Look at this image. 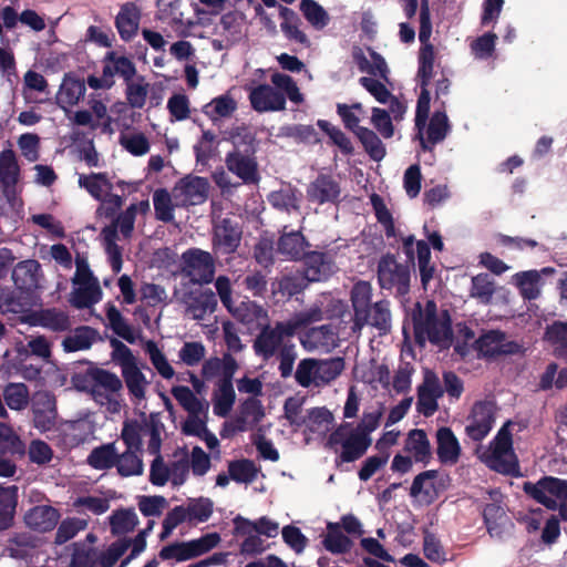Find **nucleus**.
Wrapping results in <instances>:
<instances>
[{
  "label": "nucleus",
  "mask_w": 567,
  "mask_h": 567,
  "mask_svg": "<svg viewBox=\"0 0 567 567\" xmlns=\"http://www.w3.org/2000/svg\"><path fill=\"white\" fill-rule=\"evenodd\" d=\"M240 241L241 230L229 218H224L215 227L212 239L215 254L231 255L238 249Z\"/></svg>",
  "instance_id": "ddd939ff"
},
{
  "label": "nucleus",
  "mask_w": 567,
  "mask_h": 567,
  "mask_svg": "<svg viewBox=\"0 0 567 567\" xmlns=\"http://www.w3.org/2000/svg\"><path fill=\"white\" fill-rule=\"evenodd\" d=\"M140 14L134 4H124L118 12L115 24L123 40H130L138 29Z\"/></svg>",
  "instance_id": "72a5a7b5"
},
{
  "label": "nucleus",
  "mask_w": 567,
  "mask_h": 567,
  "mask_svg": "<svg viewBox=\"0 0 567 567\" xmlns=\"http://www.w3.org/2000/svg\"><path fill=\"white\" fill-rule=\"evenodd\" d=\"M231 142L233 150L225 156L227 171L245 185H257L261 177L256 156L255 137L250 134H237L231 136Z\"/></svg>",
  "instance_id": "7ed1b4c3"
},
{
  "label": "nucleus",
  "mask_w": 567,
  "mask_h": 567,
  "mask_svg": "<svg viewBox=\"0 0 567 567\" xmlns=\"http://www.w3.org/2000/svg\"><path fill=\"white\" fill-rule=\"evenodd\" d=\"M451 130L445 110H436L430 117L426 127V138L419 132L420 145L423 151L431 152L433 147L443 142Z\"/></svg>",
  "instance_id": "aec40b11"
},
{
  "label": "nucleus",
  "mask_w": 567,
  "mask_h": 567,
  "mask_svg": "<svg viewBox=\"0 0 567 567\" xmlns=\"http://www.w3.org/2000/svg\"><path fill=\"white\" fill-rule=\"evenodd\" d=\"M144 351L150 354L152 364L164 379H172L175 374L173 367L167 361L165 354L157 348L152 340L144 342Z\"/></svg>",
  "instance_id": "774afa93"
},
{
  "label": "nucleus",
  "mask_w": 567,
  "mask_h": 567,
  "mask_svg": "<svg viewBox=\"0 0 567 567\" xmlns=\"http://www.w3.org/2000/svg\"><path fill=\"white\" fill-rule=\"evenodd\" d=\"M126 95L128 103L117 102L112 106L111 112L116 114L114 121L124 128L120 135V144L131 154L142 156V132L131 131L138 122L136 116L140 117L135 109L142 107V83L127 84Z\"/></svg>",
  "instance_id": "f03ea898"
},
{
  "label": "nucleus",
  "mask_w": 567,
  "mask_h": 567,
  "mask_svg": "<svg viewBox=\"0 0 567 567\" xmlns=\"http://www.w3.org/2000/svg\"><path fill=\"white\" fill-rule=\"evenodd\" d=\"M436 454L442 464H455L461 456V445L453 431L442 426L436 431Z\"/></svg>",
  "instance_id": "4be33fe9"
},
{
  "label": "nucleus",
  "mask_w": 567,
  "mask_h": 567,
  "mask_svg": "<svg viewBox=\"0 0 567 567\" xmlns=\"http://www.w3.org/2000/svg\"><path fill=\"white\" fill-rule=\"evenodd\" d=\"M309 282L310 281L308 280L303 272L284 275L277 281V289L278 292L281 293V296L291 298L293 296L301 293L308 287Z\"/></svg>",
  "instance_id": "13d9d810"
},
{
  "label": "nucleus",
  "mask_w": 567,
  "mask_h": 567,
  "mask_svg": "<svg viewBox=\"0 0 567 567\" xmlns=\"http://www.w3.org/2000/svg\"><path fill=\"white\" fill-rule=\"evenodd\" d=\"M301 260L303 265L302 272L311 282L327 280L334 271L333 258L328 252L307 251Z\"/></svg>",
  "instance_id": "2eb2a0df"
},
{
  "label": "nucleus",
  "mask_w": 567,
  "mask_h": 567,
  "mask_svg": "<svg viewBox=\"0 0 567 567\" xmlns=\"http://www.w3.org/2000/svg\"><path fill=\"white\" fill-rule=\"evenodd\" d=\"M178 274L192 285H208L215 279V259L209 251L196 247L188 248L181 256Z\"/></svg>",
  "instance_id": "39448f33"
},
{
  "label": "nucleus",
  "mask_w": 567,
  "mask_h": 567,
  "mask_svg": "<svg viewBox=\"0 0 567 567\" xmlns=\"http://www.w3.org/2000/svg\"><path fill=\"white\" fill-rule=\"evenodd\" d=\"M141 450L125 449L121 454L116 452V468L121 476L138 475L142 473V460L137 456Z\"/></svg>",
  "instance_id": "bf43d9fd"
},
{
  "label": "nucleus",
  "mask_w": 567,
  "mask_h": 567,
  "mask_svg": "<svg viewBox=\"0 0 567 567\" xmlns=\"http://www.w3.org/2000/svg\"><path fill=\"white\" fill-rule=\"evenodd\" d=\"M504 340V332L499 330H489L475 340L474 348L485 358H496L499 355L498 347Z\"/></svg>",
  "instance_id": "8fccbe9b"
},
{
  "label": "nucleus",
  "mask_w": 567,
  "mask_h": 567,
  "mask_svg": "<svg viewBox=\"0 0 567 567\" xmlns=\"http://www.w3.org/2000/svg\"><path fill=\"white\" fill-rule=\"evenodd\" d=\"M377 280L381 289L403 297L410 291L411 266L399 262L394 254L386 252L378 261Z\"/></svg>",
  "instance_id": "423d86ee"
},
{
  "label": "nucleus",
  "mask_w": 567,
  "mask_h": 567,
  "mask_svg": "<svg viewBox=\"0 0 567 567\" xmlns=\"http://www.w3.org/2000/svg\"><path fill=\"white\" fill-rule=\"evenodd\" d=\"M344 370V359L333 357L329 359H317V385L329 384L336 380Z\"/></svg>",
  "instance_id": "a19ab883"
},
{
  "label": "nucleus",
  "mask_w": 567,
  "mask_h": 567,
  "mask_svg": "<svg viewBox=\"0 0 567 567\" xmlns=\"http://www.w3.org/2000/svg\"><path fill=\"white\" fill-rule=\"evenodd\" d=\"M72 292L71 303L76 309H85L99 302L102 298V290L99 282L91 285H79Z\"/></svg>",
  "instance_id": "09e8293b"
},
{
  "label": "nucleus",
  "mask_w": 567,
  "mask_h": 567,
  "mask_svg": "<svg viewBox=\"0 0 567 567\" xmlns=\"http://www.w3.org/2000/svg\"><path fill=\"white\" fill-rule=\"evenodd\" d=\"M251 107L259 112L284 111L286 95L269 84H259L249 93Z\"/></svg>",
  "instance_id": "4468645a"
},
{
  "label": "nucleus",
  "mask_w": 567,
  "mask_h": 567,
  "mask_svg": "<svg viewBox=\"0 0 567 567\" xmlns=\"http://www.w3.org/2000/svg\"><path fill=\"white\" fill-rule=\"evenodd\" d=\"M373 288L369 281L359 280L352 286L350 300L353 308V331H361L370 317Z\"/></svg>",
  "instance_id": "f8f14e48"
},
{
  "label": "nucleus",
  "mask_w": 567,
  "mask_h": 567,
  "mask_svg": "<svg viewBox=\"0 0 567 567\" xmlns=\"http://www.w3.org/2000/svg\"><path fill=\"white\" fill-rule=\"evenodd\" d=\"M496 405L493 401H477L473 404L465 426L466 435L474 442H481L491 432L495 422Z\"/></svg>",
  "instance_id": "6e6552de"
},
{
  "label": "nucleus",
  "mask_w": 567,
  "mask_h": 567,
  "mask_svg": "<svg viewBox=\"0 0 567 567\" xmlns=\"http://www.w3.org/2000/svg\"><path fill=\"white\" fill-rule=\"evenodd\" d=\"M234 535L243 536L245 539L240 544V553L244 555L255 556L265 550L264 540L256 533L254 522L237 515L233 519Z\"/></svg>",
  "instance_id": "dca6fc26"
},
{
  "label": "nucleus",
  "mask_w": 567,
  "mask_h": 567,
  "mask_svg": "<svg viewBox=\"0 0 567 567\" xmlns=\"http://www.w3.org/2000/svg\"><path fill=\"white\" fill-rule=\"evenodd\" d=\"M523 491L530 498L548 509H559L560 517L567 522V481L543 476L536 483L525 482Z\"/></svg>",
  "instance_id": "20e7f679"
},
{
  "label": "nucleus",
  "mask_w": 567,
  "mask_h": 567,
  "mask_svg": "<svg viewBox=\"0 0 567 567\" xmlns=\"http://www.w3.org/2000/svg\"><path fill=\"white\" fill-rule=\"evenodd\" d=\"M326 550L334 555L349 553L353 547V542L341 530L339 523H327L326 534L321 540Z\"/></svg>",
  "instance_id": "393cba45"
},
{
  "label": "nucleus",
  "mask_w": 567,
  "mask_h": 567,
  "mask_svg": "<svg viewBox=\"0 0 567 567\" xmlns=\"http://www.w3.org/2000/svg\"><path fill=\"white\" fill-rule=\"evenodd\" d=\"M219 27L221 29L220 34L225 37L227 42L235 44L244 37V14L237 11L226 12L220 18Z\"/></svg>",
  "instance_id": "f704fd0d"
},
{
  "label": "nucleus",
  "mask_w": 567,
  "mask_h": 567,
  "mask_svg": "<svg viewBox=\"0 0 567 567\" xmlns=\"http://www.w3.org/2000/svg\"><path fill=\"white\" fill-rule=\"evenodd\" d=\"M31 292L22 289L11 290L7 287H0V311L2 313L20 315L24 322V317L31 312Z\"/></svg>",
  "instance_id": "f3484780"
},
{
  "label": "nucleus",
  "mask_w": 567,
  "mask_h": 567,
  "mask_svg": "<svg viewBox=\"0 0 567 567\" xmlns=\"http://www.w3.org/2000/svg\"><path fill=\"white\" fill-rule=\"evenodd\" d=\"M280 16L284 18V22H281L280 27L285 37L290 41L309 47L310 41L307 34L299 29L300 20L295 11L287 7H280Z\"/></svg>",
  "instance_id": "2f4dec72"
},
{
  "label": "nucleus",
  "mask_w": 567,
  "mask_h": 567,
  "mask_svg": "<svg viewBox=\"0 0 567 567\" xmlns=\"http://www.w3.org/2000/svg\"><path fill=\"white\" fill-rule=\"evenodd\" d=\"M484 463L493 471L514 477L520 476L519 464L514 453L509 454H485L483 456Z\"/></svg>",
  "instance_id": "4c0bfd02"
},
{
  "label": "nucleus",
  "mask_w": 567,
  "mask_h": 567,
  "mask_svg": "<svg viewBox=\"0 0 567 567\" xmlns=\"http://www.w3.org/2000/svg\"><path fill=\"white\" fill-rule=\"evenodd\" d=\"M37 547L35 537L29 532H14L11 533L6 546V551L9 557L14 559H22L27 556L28 549Z\"/></svg>",
  "instance_id": "c9c22d12"
},
{
  "label": "nucleus",
  "mask_w": 567,
  "mask_h": 567,
  "mask_svg": "<svg viewBox=\"0 0 567 567\" xmlns=\"http://www.w3.org/2000/svg\"><path fill=\"white\" fill-rule=\"evenodd\" d=\"M310 247L301 231L284 233L277 243L278 251L290 260H301L307 251L306 248Z\"/></svg>",
  "instance_id": "a878e982"
},
{
  "label": "nucleus",
  "mask_w": 567,
  "mask_h": 567,
  "mask_svg": "<svg viewBox=\"0 0 567 567\" xmlns=\"http://www.w3.org/2000/svg\"><path fill=\"white\" fill-rule=\"evenodd\" d=\"M43 403L40 404L38 398L32 406L33 424L40 431H49L55 425L56 410L54 400L49 395H43Z\"/></svg>",
  "instance_id": "cd10ccee"
},
{
  "label": "nucleus",
  "mask_w": 567,
  "mask_h": 567,
  "mask_svg": "<svg viewBox=\"0 0 567 567\" xmlns=\"http://www.w3.org/2000/svg\"><path fill=\"white\" fill-rule=\"evenodd\" d=\"M19 488L17 485L0 484V532L11 528L18 506Z\"/></svg>",
  "instance_id": "5701e85b"
},
{
  "label": "nucleus",
  "mask_w": 567,
  "mask_h": 567,
  "mask_svg": "<svg viewBox=\"0 0 567 567\" xmlns=\"http://www.w3.org/2000/svg\"><path fill=\"white\" fill-rule=\"evenodd\" d=\"M24 322L31 326H41L54 332H64L71 329L68 313L56 308L42 309L24 317Z\"/></svg>",
  "instance_id": "6ab92c4d"
},
{
  "label": "nucleus",
  "mask_w": 567,
  "mask_h": 567,
  "mask_svg": "<svg viewBox=\"0 0 567 567\" xmlns=\"http://www.w3.org/2000/svg\"><path fill=\"white\" fill-rule=\"evenodd\" d=\"M209 183L205 177L188 175L175 185L174 197L178 205L203 204L208 197Z\"/></svg>",
  "instance_id": "9b49d317"
},
{
  "label": "nucleus",
  "mask_w": 567,
  "mask_h": 567,
  "mask_svg": "<svg viewBox=\"0 0 567 567\" xmlns=\"http://www.w3.org/2000/svg\"><path fill=\"white\" fill-rule=\"evenodd\" d=\"M444 394L440 379L435 372L426 369L423 374V382L417 386L416 410L429 417L439 410L437 400Z\"/></svg>",
  "instance_id": "9d476101"
},
{
  "label": "nucleus",
  "mask_w": 567,
  "mask_h": 567,
  "mask_svg": "<svg viewBox=\"0 0 567 567\" xmlns=\"http://www.w3.org/2000/svg\"><path fill=\"white\" fill-rule=\"evenodd\" d=\"M300 10L306 20L316 29H323L330 21L328 12L315 0H302Z\"/></svg>",
  "instance_id": "e2e57ef3"
},
{
  "label": "nucleus",
  "mask_w": 567,
  "mask_h": 567,
  "mask_svg": "<svg viewBox=\"0 0 567 567\" xmlns=\"http://www.w3.org/2000/svg\"><path fill=\"white\" fill-rule=\"evenodd\" d=\"M106 318L110 322L111 329L115 334L130 343L135 341L132 328L126 323L120 310L111 302L106 305Z\"/></svg>",
  "instance_id": "69168bd1"
},
{
  "label": "nucleus",
  "mask_w": 567,
  "mask_h": 567,
  "mask_svg": "<svg viewBox=\"0 0 567 567\" xmlns=\"http://www.w3.org/2000/svg\"><path fill=\"white\" fill-rule=\"evenodd\" d=\"M217 305L216 293L212 289H206L189 298L187 311L194 319L202 320L207 313H213Z\"/></svg>",
  "instance_id": "c756f323"
},
{
  "label": "nucleus",
  "mask_w": 567,
  "mask_h": 567,
  "mask_svg": "<svg viewBox=\"0 0 567 567\" xmlns=\"http://www.w3.org/2000/svg\"><path fill=\"white\" fill-rule=\"evenodd\" d=\"M41 268L34 259L23 260L17 264L12 270V280L17 289L31 292L38 287V272Z\"/></svg>",
  "instance_id": "b1692460"
},
{
  "label": "nucleus",
  "mask_w": 567,
  "mask_h": 567,
  "mask_svg": "<svg viewBox=\"0 0 567 567\" xmlns=\"http://www.w3.org/2000/svg\"><path fill=\"white\" fill-rule=\"evenodd\" d=\"M115 443L102 444L94 447L86 458V463L94 470H110L116 464Z\"/></svg>",
  "instance_id": "e433bc0d"
},
{
  "label": "nucleus",
  "mask_w": 567,
  "mask_h": 567,
  "mask_svg": "<svg viewBox=\"0 0 567 567\" xmlns=\"http://www.w3.org/2000/svg\"><path fill=\"white\" fill-rule=\"evenodd\" d=\"M494 293L495 282L488 274H478L472 277L471 297L480 300V302L484 305H488Z\"/></svg>",
  "instance_id": "6e6d98bb"
},
{
  "label": "nucleus",
  "mask_w": 567,
  "mask_h": 567,
  "mask_svg": "<svg viewBox=\"0 0 567 567\" xmlns=\"http://www.w3.org/2000/svg\"><path fill=\"white\" fill-rule=\"evenodd\" d=\"M115 74L121 75L128 82L135 74V66L128 58L118 56L111 51L105 56L104 75H110L113 79Z\"/></svg>",
  "instance_id": "58836bf2"
},
{
  "label": "nucleus",
  "mask_w": 567,
  "mask_h": 567,
  "mask_svg": "<svg viewBox=\"0 0 567 567\" xmlns=\"http://www.w3.org/2000/svg\"><path fill=\"white\" fill-rule=\"evenodd\" d=\"M236 110L237 102L229 94L219 95L203 106V113L214 123L220 118L230 117Z\"/></svg>",
  "instance_id": "473e14b6"
},
{
  "label": "nucleus",
  "mask_w": 567,
  "mask_h": 567,
  "mask_svg": "<svg viewBox=\"0 0 567 567\" xmlns=\"http://www.w3.org/2000/svg\"><path fill=\"white\" fill-rule=\"evenodd\" d=\"M27 453V445L14 431V429L0 422V455H8L12 458H22Z\"/></svg>",
  "instance_id": "bb28decb"
},
{
  "label": "nucleus",
  "mask_w": 567,
  "mask_h": 567,
  "mask_svg": "<svg viewBox=\"0 0 567 567\" xmlns=\"http://www.w3.org/2000/svg\"><path fill=\"white\" fill-rule=\"evenodd\" d=\"M101 236L104 240L105 251L109 256L112 270L117 274L122 269V251L116 244L117 235H115V226H105Z\"/></svg>",
  "instance_id": "4d7b16f0"
},
{
  "label": "nucleus",
  "mask_w": 567,
  "mask_h": 567,
  "mask_svg": "<svg viewBox=\"0 0 567 567\" xmlns=\"http://www.w3.org/2000/svg\"><path fill=\"white\" fill-rule=\"evenodd\" d=\"M515 280L524 299L534 300L539 297L542 277L537 270L517 272Z\"/></svg>",
  "instance_id": "37998d69"
},
{
  "label": "nucleus",
  "mask_w": 567,
  "mask_h": 567,
  "mask_svg": "<svg viewBox=\"0 0 567 567\" xmlns=\"http://www.w3.org/2000/svg\"><path fill=\"white\" fill-rule=\"evenodd\" d=\"M355 136L359 138L364 151L371 159L380 162L385 157V146L377 133H374L372 130L368 127H360L358 128Z\"/></svg>",
  "instance_id": "c03bdc74"
},
{
  "label": "nucleus",
  "mask_w": 567,
  "mask_h": 567,
  "mask_svg": "<svg viewBox=\"0 0 567 567\" xmlns=\"http://www.w3.org/2000/svg\"><path fill=\"white\" fill-rule=\"evenodd\" d=\"M2 394L11 410H23L29 403V390L24 383H9L4 386Z\"/></svg>",
  "instance_id": "680f3d73"
},
{
  "label": "nucleus",
  "mask_w": 567,
  "mask_h": 567,
  "mask_svg": "<svg viewBox=\"0 0 567 567\" xmlns=\"http://www.w3.org/2000/svg\"><path fill=\"white\" fill-rule=\"evenodd\" d=\"M85 82L79 79L66 78L60 89L58 100L64 107V105L73 106L85 94Z\"/></svg>",
  "instance_id": "3c124183"
},
{
  "label": "nucleus",
  "mask_w": 567,
  "mask_h": 567,
  "mask_svg": "<svg viewBox=\"0 0 567 567\" xmlns=\"http://www.w3.org/2000/svg\"><path fill=\"white\" fill-rule=\"evenodd\" d=\"M171 393L188 414L206 413L208 410V403L202 402L186 385L173 386Z\"/></svg>",
  "instance_id": "ea45409f"
},
{
  "label": "nucleus",
  "mask_w": 567,
  "mask_h": 567,
  "mask_svg": "<svg viewBox=\"0 0 567 567\" xmlns=\"http://www.w3.org/2000/svg\"><path fill=\"white\" fill-rule=\"evenodd\" d=\"M405 450L412 452L416 462L427 464L431 460V444L424 430H412L406 440Z\"/></svg>",
  "instance_id": "7c9ffc66"
},
{
  "label": "nucleus",
  "mask_w": 567,
  "mask_h": 567,
  "mask_svg": "<svg viewBox=\"0 0 567 567\" xmlns=\"http://www.w3.org/2000/svg\"><path fill=\"white\" fill-rule=\"evenodd\" d=\"M138 519L133 509H117L110 516V526L113 535H124L134 529Z\"/></svg>",
  "instance_id": "052dcab7"
},
{
  "label": "nucleus",
  "mask_w": 567,
  "mask_h": 567,
  "mask_svg": "<svg viewBox=\"0 0 567 567\" xmlns=\"http://www.w3.org/2000/svg\"><path fill=\"white\" fill-rule=\"evenodd\" d=\"M217 391L214 395V413L217 416L226 417L236 400V393L233 383L218 381Z\"/></svg>",
  "instance_id": "49530a36"
},
{
  "label": "nucleus",
  "mask_w": 567,
  "mask_h": 567,
  "mask_svg": "<svg viewBox=\"0 0 567 567\" xmlns=\"http://www.w3.org/2000/svg\"><path fill=\"white\" fill-rule=\"evenodd\" d=\"M371 443V437H365L353 429L350 430L340 454L336 457V464L340 465L360 460L367 453Z\"/></svg>",
  "instance_id": "412c9836"
},
{
  "label": "nucleus",
  "mask_w": 567,
  "mask_h": 567,
  "mask_svg": "<svg viewBox=\"0 0 567 567\" xmlns=\"http://www.w3.org/2000/svg\"><path fill=\"white\" fill-rule=\"evenodd\" d=\"M96 338L97 331L94 328L81 326L74 330L73 334L63 339L62 347L65 352L87 350L95 342Z\"/></svg>",
  "instance_id": "c85d7f7f"
},
{
  "label": "nucleus",
  "mask_w": 567,
  "mask_h": 567,
  "mask_svg": "<svg viewBox=\"0 0 567 567\" xmlns=\"http://www.w3.org/2000/svg\"><path fill=\"white\" fill-rule=\"evenodd\" d=\"M228 473L236 483L249 484L256 480L258 468L251 460H235L228 462Z\"/></svg>",
  "instance_id": "603ef678"
},
{
  "label": "nucleus",
  "mask_w": 567,
  "mask_h": 567,
  "mask_svg": "<svg viewBox=\"0 0 567 567\" xmlns=\"http://www.w3.org/2000/svg\"><path fill=\"white\" fill-rule=\"evenodd\" d=\"M340 182L328 173L318 174L306 189L307 200L317 205H338L340 203Z\"/></svg>",
  "instance_id": "1a4fd4ad"
},
{
  "label": "nucleus",
  "mask_w": 567,
  "mask_h": 567,
  "mask_svg": "<svg viewBox=\"0 0 567 567\" xmlns=\"http://www.w3.org/2000/svg\"><path fill=\"white\" fill-rule=\"evenodd\" d=\"M20 167L12 150L0 153V182L3 187H13L19 181Z\"/></svg>",
  "instance_id": "79ce46f5"
},
{
  "label": "nucleus",
  "mask_w": 567,
  "mask_h": 567,
  "mask_svg": "<svg viewBox=\"0 0 567 567\" xmlns=\"http://www.w3.org/2000/svg\"><path fill=\"white\" fill-rule=\"evenodd\" d=\"M390 322V302L388 300L374 302L370 308V317L367 324H370L382 332H388L391 326Z\"/></svg>",
  "instance_id": "338daca9"
},
{
  "label": "nucleus",
  "mask_w": 567,
  "mask_h": 567,
  "mask_svg": "<svg viewBox=\"0 0 567 567\" xmlns=\"http://www.w3.org/2000/svg\"><path fill=\"white\" fill-rule=\"evenodd\" d=\"M130 545V540L118 539L105 549L97 547L95 567H114L118 559L126 553Z\"/></svg>",
  "instance_id": "de8ad7c7"
},
{
  "label": "nucleus",
  "mask_w": 567,
  "mask_h": 567,
  "mask_svg": "<svg viewBox=\"0 0 567 567\" xmlns=\"http://www.w3.org/2000/svg\"><path fill=\"white\" fill-rule=\"evenodd\" d=\"M185 507L187 509L188 523H204L212 516L214 503L208 497L190 498Z\"/></svg>",
  "instance_id": "0e129e2a"
},
{
  "label": "nucleus",
  "mask_w": 567,
  "mask_h": 567,
  "mask_svg": "<svg viewBox=\"0 0 567 567\" xmlns=\"http://www.w3.org/2000/svg\"><path fill=\"white\" fill-rule=\"evenodd\" d=\"M156 19L168 25H183L181 0H157Z\"/></svg>",
  "instance_id": "5fc2aeb1"
},
{
  "label": "nucleus",
  "mask_w": 567,
  "mask_h": 567,
  "mask_svg": "<svg viewBox=\"0 0 567 567\" xmlns=\"http://www.w3.org/2000/svg\"><path fill=\"white\" fill-rule=\"evenodd\" d=\"M60 512L51 505H35L24 515L25 525L39 533L53 530L60 519Z\"/></svg>",
  "instance_id": "a211bd4d"
},
{
  "label": "nucleus",
  "mask_w": 567,
  "mask_h": 567,
  "mask_svg": "<svg viewBox=\"0 0 567 567\" xmlns=\"http://www.w3.org/2000/svg\"><path fill=\"white\" fill-rule=\"evenodd\" d=\"M291 328L284 321H277L274 326L265 324L256 336L252 349L264 361L274 358L286 344H290L292 338Z\"/></svg>",
  "instance_id": "0eeeda50"
},
{
  "label": "nucleus",
  "mask_w": 567,
  "mask_h": 567,
  "mask_svg": "<svg viewBox=\"0 0 567 567\" xmlns=\"http://www.w3.org/2000/svg\"><path fill=\"white\" fill-rule=\"evenodd\" d=\"M269 204L279 210L290 213L299 210L298 189L288 187L287 189L274 190L268 195Z\"/></svg>",
  "instance_id": "864d4df0"
},
{
  "label": "nucleus",
  "mask_w": 567,
  "mask_h": 567,
  "mask_svg": "<svg viewBox=\"0 0 567 567\" xmlns=\"http://www.w3.org/2000/svg\"><path fill=\"white\" fill-rule=\"evenodd\" d=\"M411 320L415 340L421 344L426 339L436 346L450 343L453 339L451 316L447 310L439 313L434 300H427L424 307L416 302L411 310Z\"/></svg>",
  "instance_id": "f257e3e1"
},
{
  "label": "nucleus",
  "mask_w": 567,
  "mask_h": 567,
  "mask_svg": "<svg viewBox=\"0 0 567 567\" xmlns=\"http://www.w3.org/2000/svg\"><path fill=\"white\" fill-rule=\"evenodd\" d=\"M236 320L241 323L250 324L259 320L261 317H266L267 313L264 308L257 305L255 301L245 300L231 305V310H227Z\"/></svg>",
  "instance_id": "a18cd8bd"
}]
</instances>
